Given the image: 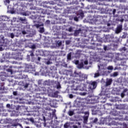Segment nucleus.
<instances>
[{
  "instance_id": "1",
  "label": "nucleus",
  "mask_w": 128,
  "mask_h": 128,
  "mask_svg": "<svg viewBox=\"0 0 128 128\" xmlns=\"http://www.w3.org/2000/svg\"><path fill=\"white\" fill-rule=\"evenodd\" d=\"M74 80H70L68 82L70 84H72L71 86L72 90H78L80 86L78 80H79V82L84 80H86V74L81 72L76 73V72H74Z\"/></svg>"
},
{
  "instance_id": "2",
  "label": "nucleus",
  "mask_w": 128,
  "mask_h": 128,
  "mask_svg": "<svg viewBox=\"0 0 128 128\" xmlns=\"http://www.w3.org/2000/svg\"><path fill=\"white\" fill-rule=\"evenodd\" d=\"M44 94V93H37L36 96L38 98H40V100H38L39 102L38 104H42V106H46V104H50L52 106H56V100H48V98H46L44 97L42 98V96Z\"/></svg>"
},
{
  "instance_id": "3",
  "label": "nucleus",
  "mask_w": 128,
  "mask_h": 128,
  "mask_svg": "<svg viewBox=\"0 0 128 128\" xmlns=\"http://www.w3.org/2000/svg\"><path fill=\"white\" fill-rule=\"evenodd\" d=\"M118 44H110L108 46L103 45L102 44H96L97 46H100V48H98L97 50H100V52H104V50H116L118 48Z\"/></svg>"
},
{
  "instance_id": "4",
  "label": "nucleus",
  "mask_w": 128,
  "mask_h": 128,
  "mask_svg": "<svg viewBox=\"0 0 128 128\" xmlns=\"http://www.w3.org/2000/svg\"><path fill=\"white\" fill-rule=\"evenodd\" d=\"M116 60H120L122 66H124L126 63V59L124 58V55H122V54L118 53L116 54Z\"/></svg>"
},
{
  "instance_id": "5",
  "label": "nucleus",
  "mask_w": 128,
  "mask_h": 128,
  "mask_svg": "<svg viewBox=\"0 0 128 128\" xmlns=\"http://www.w3.org/2000/svg\"><path fill=\"white\" fill-rule=\"evenodd\" d=\"M96 86H98L96 82L94 81L89 84L88 88L90 90H94L96 88Z\"/></svg>"
},
{
  "instance_id": "6",
  "label": "nucleus",
  "mask_w": 128,
  "mask_h": 128,
  "mask_svg": "<svg viewBox=\"0 0 128 128\" xmlns=\"http://www.w3.org/2000/svg\"><path fill=\"white\" fill-rule=\"evenodd\" d=\"M32 14H46V10L44 9L40 8L38 10H36V12H32Z\"/></svg>"
},
{
  "instance_id": "7",
  "label": "nucleus",
  "mask_w": 128,
  "mask_h": 128,
  "mask_svg": "<svg viewBox=\"0 0 128 128\" xmlns=\"http://www.w3.org/2000/svg\"><path fill=\"white\" fill-rule=\"evenodd\" d=\"M6 78V72H0V82H2Z\"/></svg>"
},
{
  "instance_id": "8",
  "label": "nucleus",
  "mask_w": 128,
  "mask_h": 128,
  "mask_svg": "<svg viewBox=\"0 0 128 128\" xmlns=\"http://www.w3.org/2000/svg\"><path fill=\"white\" fill-rule=\"evenodd\" d=\"M122 30V25L120 24L116 28V34H120Z\"/></svg>"
},
{
  "instance_id": "9",
  "label": "nucleus",
  "mask_w": 128,
  "mask_h": 128,
  "mask_svg": "<svg viewBox=\"0 0 128 128\" xmlns=\"http://www.w3.org/2000/svg\"><path fill=\"white\" fill-rule=\"evenodd\" d=\"M112 78H110L107 80L106 83V86H110L112 84Z\"/></svg>"
},
{
  "instance_id": "10",
  "label": "nucleus",
  "mask_w": 128,
  "mask_h": 128,
  "mask_svg": "<svg viewBox=\"0 0 128 128\" xmlns=\"http://www.w3.org/2000/svg\"><path fill=\"white\" fill-rule=\"evenodd\" d=\"M4 83L2 81H0V90H4Z\"/></svg>"
},
{
  "instance_id": "11",
  "label": "nucleus",
  "mask_w": 128,
  "mask_h": 128,
  "mask_svg": "<svg viewBox=\"0 0 128 128\" xmlns=\"http://www.w3.org/2000/svg\"><path fill=\"white\" fill-rule=\"evenodd\" d=\"M88 120V116H84V123L87 124Z\"/></svg>"
},
{
  "instance_id": "12",
  "label": "nucleus",
  "mask_w": 128,
  "mask_h": 128,
  "mask_svg": "<svg viewBox=\"0 0 128 128\" xmlns=\"http://www.w3.org/2000/svg\"><path fill=\"white\" fill-rule=\"evenodd\" d=\"M28 78V76L24 74H21L19 76V78H20V80H24V78Z\"/></svg>"
},
{
  "instance_id": "13",
  "label": "nucleus",
  "mask_w": 128,
  "mask_h": 128,
  "mask_svg": "<svg viewBox=\"0 0 128 128\" xmlns=\"http://www.w3.org/2000/svg\"><path fill=\"white\" fill-rule=\"evenodd\" d=\"M67 60H72V52H69L67 54Z\"/></svg>"
},
{
  "instance_id": "14",
  "label": "nucleus",
  "mask_w": 128,
  "mask_h": 128,
  "mask_svg": "<svg viewBox=\"0 0 128 128\" xmlns=\"http://www.w3.org/2000/svg\"><path fill=\"white\" fill-rule=\"evenodd\" d=\"M78 68H84V63L82 62H80L78 64Z\"/></svg>"
},
{
  "instance_id": "15",
  "label": "nucleus",
  "mask_w": 128,
  "mask_h": 128,
  "mask_svg": "<svg viewBox=\"0 0 128 128\" xmlns=\"http://www.w3.org/2000/svg\"><path fill=\"white\" fill-rule=\"evenodd\" d=\"M120 50L122 52H126V47H123L122 48H120Z\"/></svg>"
},
{
  "instance_id": "16",
  "label": "nucleus",
  "mask_w": 128,
  "mask_h": 128,
  "mask_svg": "<svg viewBox=\"0 0 128 128\" xmlns=\"http://www.w3.org/2000/svg\"><path fill=\"white\" fill-rule=\"evenodd\" d=\"M19 20H20V22H26V17H24V18L20 17L19 18Z\"/></svg>"
},
{
  "instance_id": "17",
  "label": "nucleus",
  "mask_w": 128,
  "mask_h": 128,
  "mask_svg": "<svg viewBox=\"0 0 128 128\" xmlns=\"http://www.w3.org/2000/svg\"><path fill=\"white\" fill-rule=\"evenodd\" d=\"M74 111L70 110V111L68 112V114L70 116H74Z\"/></svg>"
},
{
  "instance_id": "18",
  "label": "nucleus",
  "mask_w": 128,
  "mask_h": 128,
  "mask_svg": "<svg viewBox=\"0 0 128 128\" xmlns=\"http://www.w3.org/2000/svg\"><path fill=\"white\" fill-rule=\"evenodd\" d=\"M30 48H32V50H34V48H36V44H33L30 47Z\"/></svg>"
},
{
  "instance_id": "19",
  "label": "nucleus",
  "mask_w": 128,
  "mask_h": 128,
  "mask_svg": "<svg viewBox=\"0 0 128 128\" xmlns=\"http://www.w3.org/2000/svg\"><path fill=\"white\" fill-rule=\"evenodd\" d=\"M82 31V30L79 29L78 30H76L75 31V34H80V32Z\"/></svg>"
},
{
  "instance_id": "20",
  "label": "nucleus",
  "mask_w": 128,
  "mask_h": 128,
  "mask_svg": "<svg viewBox=\"0 0 128 128\" xmlns=\"http://www.w3.org/2000/svg\"><path fill=\"white\" fill-rule=\"evenodd\" d=\"M107 70H114V67L112 66H108L107 68Z\"/></svg>"
},
{
  "instance_id": "21",
  "label": "nucleus",
  "mask_w": 128,
  "mask_h": 128,
  "mask_svg": "<svg viewBox=\"0 0 128 128\" xmlns=\"http://www.w3.org/2000/svg\"><path fill=\"white\" fill-rule=\"evenodd\" d=\"M98 118H95L94 120L92 121V124H96V122H98Z\"/></svg>"
},
{
  "instance_id": "22",
  "label": "nucleus",
  "mask_w": 128,
  "mask_h": 128,
  "mask_svg": "<svg viewBox=\"0 0 128 128\" xmlns=\"http://www.w3.org/2000/svg\"><path fill=\"white\" fill-rule=\"evenodd\" d=\"M43 54H44V56H48V52L47 50H45L43 52Z\"/></svg>"
},
{
  "instance_id": "23",
  "label": "nucleus",
  "mask_w": 128,
  "mask_h": 128,
  "mask_svg": "<svg viewBox=\"0 0 128 128\" xmlns=\"http://www.w3.org/2000/svg\"><path fill=\"white\" fill-rule=\"evenodd\" d=\"M6 71L8 72H10L11 74H12V70L10 68H8L6 70Z\"/></svg>"
},
{
  "instance_id": "24",
  "label": "nucleus",
  "mask_w": 128,
  "mask_h": 128,
  "mask_svg": "<svg viewBox=\"0 0 128 128\" xmlns=\"http://www.w3.org/2000/svg\"><path fill=\"white\" fill-rule=\"evenodd\" d=\"M5 4H10V0H5V1L4 2Z\"/></svg>"
},
{
  "instance_id": "25",
  "label": "nucleus",
  "mask_w": 128,
  "mask_h": 128,
  "mask_svg": "<svg viewBox=\"0 0 128 128\" xmlns=\"http://www.w3.org/2000/svg\"><path fill=\"white\" fill-rule=\"evenodd\" d=\"M40 32H44V27L40 28Z\"/></svg>"
},
{
  "instance_id": "26",
  "label": "nucleus",
  "mask_w": 128,
  "mask_h": 128,
  "mask_svg": "<svg viewBox=\"0 0 128 128\" xmlns=\"http://www.w3.org/2000/svg\"><path fill=\"white\" fill-rule=\"evenodd\" d=\"M118 72H114L113 73L112 76H118Z\"/></svg>"
},
{
  "instance_id": "27",
  "label": "nucleus",
  "mask_w": 128,
  "mask_h": 128,
  "mask_svg": "<svg viewBox=\"0 0 128 128\" xmlns=\"http://www.w3.org/2000/svg\"><path fill=\"white\" fill-rule=\"evenodd\" d=\"M30 56H34V52L32 51H30Z\"/></svg>"
},
{
  "instance_id": "28",
  "label": "nucleus",
  "mask_w": 128,
  "mask_h": 128,
  "mask_svg": "<svg viewBox=\"0 0 128 128\" xmlns=\"http://www.w3.org/2000/svg\"><path fill=\"white\" fill-rule=\"evenodd\" d=\"M98 76H100V73H95L94 78H98Z\"/></svg>"
},
{
  "instance_id": "29",
  "label": "nucleus",
  "mask_w": 128,
  "mask_h": 128,
  "mask_svg": "<svg viewBox=\"0 0 128 128\" xmlns=\"http://www.w3.org/2000/svg\"><path fill=\"white\" fill-rule=\"evenodd\" d=\"M10 38H14V34H13V33H12L10 34Z\"/></svg>"
},
{
  "instance_id": "30",
  "label": "nucleus",
  "mask_w": 128,
  "mask_h": 128,
  "mask_svg": "<svg viewBox=\"0 0 128 128\" xmlns=\"http://www.w3.org/2000/svg\"><path fill=\"white\" fill-rule=\"evenodd\" d=\"M56 46H62V42H58V44H56Z\"/></svg>"
},
{
  "instance_id": "31",
  "label": "nucleus",
  "mask_w": 128,
  "mask_h": 128,
  "mask_svg": "<svg viewBox=\"0 0 128 128\" xmlns=\"http://www.w3.org/2000/svg\"><path fill=\"white\" fill-rule=\"evenodd\" d=\"M126 96V94H124V92H122V94H121V96L122 98H124V96Z\"/></svg>"
},
{
  "instance_id": "32",
  "label": "nucleus",
  "mask_w": 128,
  "mask_h": 128,
  "mask_svg": "<svg viewBox=\"0 0 128 128\" xmlns=\"http://www.w3.org/2000/svg\"><path fill=\"white\" fill-rule=\"evenodd\" d=\"M68 32H72V28L70 27V28H68Z\"/></svg>"
},
{
  "instance_id": "33",
  "label": "nucleus",
  "mask_w": 128,
  "mask_h": 128,
  "mask_svg": "<svg viewBox=\"0 0 128 128\" xmlns=\"http://www.w3.org/2000/svg\"><path fill=\"white\" fill-rule=\"evenodd\" d=\"M116 9L113 10L112 14H113L114 16V14H116Z\"/></svg>"
},
{
  "instance_id": "34",
  "label": "nucleus",
  "mask_w": 128,
  "mask_h": 128,
  "mask_svg": "<svg viewBox=\"0 0 128 128\" xmlns=\"http://www.w3.org/2000/svg\"><path fill=\"white\" fill-rule=\"evenodd\" d=\"M64 128H68V123H66L64 124Z\"/></svg>"
},
{
  "instance_id": "35",
  "label": "nucleus",
  "mask_w": 128,
  "mask_h": 128,
  "mask_svg": "<svg viewBox=\"0 0 128 128\" xmlns=\"http://www.w3.org/2000/svg\"><path fill=\"white\" fill-rule=\"evenodd\" d=\"M128 92V88H125L124 90L122 92H124H124Z\"/></svg>"
},
{
  "instance_id": "36",
  "label": "nucleus",
  "mask_w": 128,
  "mask_h": 128,
  "mask_svg": "<svg viewBox=\"0 0 128 128\" xmlns=\"http://www.w3.org/2000/svg\"><path fill=\"white\" fill-rule=\"evenodd\" d=\"M58 93L56 92H55L54 93V96H55V98H58Z\"/></svg>"
},
{
  "instance_id": "37",
  "label": "nucleus",
  "mask_w": 128,
  "mask_h": 128,
  "mask_svg": "<svg viewBox=\"0 0 128 128\" xmlns=\"http://www.w3.org/2000/svg\"><path fill=\"white\" fill-rule=\"evenodd\" d=\"M111 124L114 126H116V122L114 121H112Z\"/></svg>"
},
{
  "instance_id": "38",
  "label": "nucleus",
  "mask_w": 128,
  "mask_h": 128,
  "mask_svg": "<svg viewBox=\"0 0 128 128\" xmlns=\"http://www.w3.org/2000/svg\"><path fill=\"white\" fill-rule=\"evenodd\" d=\"M88 64V60H86L84 61V64L86 65Z\"/></svg>"
},
{
  "instance_id": "39",
  "label": "nucleus",
  "mask_w": 128,
  "mask_h": 128,
  "mask_svg": "<svg viewBox=\"0 0 128 128\" xmlns=\"http://www.w3.org/2000/svg\"><path fill=\"white\" fill-rule=\"evenodd\" d=\"M120 116H121V118H120V120H124V116L120 114Z\"/></svg>"
},
{
  "instance_id": "40",
  "label": "nucleus",
  "mask_w": 128,
  "mask_h": 128,
  "mask_svg": "<svg viewBox=\"0 0 128 128\" xmlns=\"http://www.w3.org/2000/svg\"><path fill=\"white\" fill-rule=\"evenodd\" d=\"M14 96H17L18 92H13Z\"/></svg>"
},
{
  "instance_id": "41",
  "label": "nucleus",
  "mask_w": 128,
  "mask_h": 128,
  "mask_svg": "<svg viewBox=\"0 0 128 128\" xmlns=\"http://www.w3.org/2000/svg\"><path fill=\"white\" fill-rule=\"evenodd\" d=\"M69 97L70 98H74V95H72V94H70Z\"/></svg>"
},
{
  "instance_id": "42",
  "label": "nucleus",
  "mask_w": 128,
  "mask_h": 128,
  "mask_svg": "<svg viewBox=\"0 0 128 128\" xmlns=\"http://www.w3.org/2000/svg\"><path fill=\"white\" fill-rule=\"evenodd\" d=\"M84 114H87L88 116V115L90 114V112H84Z\"/></svg>"
},
{
  "instance_id": "43",
  "label": "nucleus",
  "mask_w": 128,
  "mask_h": 128,
  "mask_svg": "<svg viewBox=\"0 0 128 128\" xmlns=\"http://www.w3.org/2000/svg\"><path fill=\"white\" fill-rule=\"evenodd\" d=\"M46 22L48 24H50V20H46Z\"/></svg>"
},
{
  "instance_id": "44",
  "label": "nucleus",
  "mask_w": 128,
  "mask_h": 128,
  "mask_svg": "<svg viewBox=\"0 0 128 128\" xmlns=\"http://www.w3.org/2000/svg\"><path fill=\"white\" fill-rule=\"evenodd\" d=\"M22 34H26V32L23 30L22 31Z\"/></svg>"
},
{
  "instance_id": "45",
  "label": "nucleus",
  "mask_w": 128,
  "mask_h": 128,
  "mask_svg": "<svg viewBox=\"0 0 128 128\" xmlns=\"http://www.w3.org/2000/svg\"><path fill=\"white\" fill-rule=\"evenodd\" d=\"M123 128H128V126L126 125V124H124Z\"/></svg>"
},
{
  "instance_id": "46",
  "label": "nucleus",
  "mask_w": 128,
  "mask_h": 128,
  "mask_svg": "<svg viewBox=\"0 0 128 128\" xmlns=\"http://www.w3.org/2000/svg\"><path fill=\"white\" fill-rule=\"evenodd\" d=\"M72 128H78V127L76 125H73Z\"/></svg>"
},
{
  "instance_id": "47",
  "label": "nucleus",
  "mask_w": 128,
  "mask_h": 128,
  "mask_svg": "<svg viewBox=\"0 0 128 128\" xmlns=\"http://www.w3.org/2000/svg\"><path fill=\"white\" fill-rule=\"evenodd\" d=\"M61 86H60V84H58L56 86V88H60Z\"/></svg>"
},
{
  "instance_id": "48",
  "label": "nucleus",
  "mask_w": 128,
  "mask_h": 128,
  "mask_svg": "<svg viewBox=\"0 0 128 128\" xmlns=\"http://www.w3.org/2000/svg\"><path fill=\"white\" fill-rule=\"evenodd\" d=\"M52 64L50 62V60L47 61L46 64Z\"/></svg>"
},
{
  "instance_id": "49",
  "label": "nucleus",
  "mask_w": 128,
  "mask_h": 128,
  "mask_svg": "<svg viewBox=\"0 0 128 128\" xmlns=\"http://www.w3.org/2000/svg\"><path fill=\"white\" fill-rule=\"evenodd\" d=\"M70 42L69 40L66 41V44L68 45L70 44Z\"/></svg>"
},
{
  "instance_id": "50",
  "label": "nucleus",
  "mask_w": 128,
  "mask_h": 128,
  "mask_svg": "<svg viewBox=\"0 0 128 128\" xmlns=\"http://www.w3.org/2000/svg\"><path fill=\"white\" fill-rule=\"evenodd\" d=\"M28 84H26L24 86V88H28Z\"/></svg>"
},
{
  "instance_id": "51",
  "label": "nucleus",
  "mask_w": 128,
  "mask_h": 128,
  "mask_svg": "<svg viewBox=\"0 0 128 128\" xmlns=\"http://www.w3.org/2000/svg\"><path fill=\"white\" fill-rule=\"evenodd\" d=\"M78 62H79L78 60H77L76 61L75 64H78Z\"/></svg>"
},
{
  "instance_id": "52",
  "label": "nucleus",
  "mask_w": 128,
  "mask_h": 128,
  "mask_svg": "<svg viewBox=\"0 0 128 128\" xmlns=\"http://www.w3.org/2000/svg\"><path fill=\"white\" fill-rule=\"evenodd\" d=\"M74 20H76V22H78V18H74Z\"/></svg>"
},
{
  "instance_id": "53",
  "label": "nucleus",
  "mask_w": 128,
  "mask_h": 128,
  "mask_svg": "<svg viewBox=\"0 0 128 128\" xmlns=\"http://www.w3.org/2000/svg\"><path fill=\"white\" fill-rule=\"evenodd\" d=\"M6 107H7V108H10V104H6Z\"/></svg>"
},
{
  "instance_id": "54",
  "label": "nucleus",
  "mask_w": 128,
  "mask_h": 128,
  "mask_svg": "<svg viewBox=\"0 0 128 128\" xmlns=\"http://www.w3.org/2000/svg\"><path fill=\"white\" fill-rule=\"evenodd\" d=\"M36 28H40V25L39 24H36Z\"/></svg>"
},
{
  "instance_id": "55",
  "label": "nucleus",
  "mask_w": 128,
  "mask_h": 128,
  "mask_svg": "<svg viewBox=\"0 0 128 128\" xmlns=\"http://www.w3.org/2000/svg\"><path fill=\"white\" fill-rule=\"evenodd\" d=\"M22 15H23V16H26V13L24 12V13L22 14Z\"/></svg>"
},
{
  "instance_id": "56",
  "label": "nucleus",
  "mask_w": 128,
  "mask_h": 128,
  "mask_svg": "<svg viewBox=\"0 0 128 128\" xmlns=\"http://www.w3.org/2000/svg\"><path fill=\"white\" fill-rule=\"evenodd\" d=\"M40 18H44V16H42V15H38Z\"/></svg>"
},
{
  "instance_id": "57",
  "label": "nucleus",
  "mask_w": 128,
  "mask_h": 128,
  "mask_svg": "<svg viewBox=\"0 0 128 128\" xmlns=\"http://www.w3.org/2000/svg\"><path fill=\"white\" fill-rule=\"evenodd\" d=\"M38 60H40V58L38 57Z\"/></svg>"
},
{
  "instance_id": "58",
  "label": "nucleus",
  "mask_w": 128,
  "mask_h": 128,
  "mask_svg": "<svg viewBox=\"0 0 128 128\" xmlns=\"http://www.w3.org/2000/svg\"><path fill=\"white\" fill-rule=\"evenodd\" d=\"M112 128H118V127H112Z\"/></svg>"
},
{
  "instance_id": "59",
  "label": "nucleus",
  "mask_w": 128,
  "mask_h": 128,
  "mask_svg": "<svg viewBox=\"0 0 128 128\" xmlns=\"http://www.w3.org/2000/svg\"><path fill=\"white\" fill-rule=\"evenodd\" d=\"M46 126V123L44 124V126Z\"/></svg>"
},
{
  "instance_id": "60",
  "label": "nucleus",
  "mask_w": 128,
  "mask_h": 128,
  "mask_svg": "<svg viewBox=\"0 0 128 128\" xmlns=\"http://www.w3.org/2000/svg\"><path fill=\"white\" fill-rule=\"evenodd\" d=\"M44 120H46V117L44 116Z\"/></svg>"
},
{
  "instance_id": "61",
  "label": "nucleus",
  "mask_w": 128,
  "mask_h": 128,
  "mask_svg": "<svg viewBox=\"0 0 128 128\" xmlns=\"http://www.w3.org/2000/svg\"><path fill=\"white\" fill-rule=\"evenodd\" d=\"M27 58H30V55H27Z\"/></svg>"
},
{
  "instance_id": "62",
  "label": "nucleus",
  "mask_w": 128,
  "mask_h": 128,
  "mask_svg": "<svg viewBox=\"0 0 128 128\" xmlns=\"http://www.w3.org/2000/svg\"><path fill=\"white\" fill-rule=\"evenodd\" d=\"M52 16L54 17V16H56V15H54V14L52 15Z\"/></svg>"
},
{
  "instance_id": "63",
  "label": "nucleus",
  "mask_w": 128,
  "mask_h": 128,
  "mask_svg": "<svg viewBox=\"0 0 128 128\" xmlns=\"http://www.w3.org/2000/svg\"><path fill=\"white\" fill-rule=\"evenodd\" d=\"M30 5H31V6H34V4H33L32 3V4H30Z\"/></svg>"
},
{
  "instance_id": "64",
  "label": "nucleus",
  "mask_w": 128,
  "mask_h": 128,
  "mask_svg": "<svg viewBox=\"0 0 128 128\" xmlns=\"http://www.w3.org/2000/svg\"><path fill=\"white\" fill-rule=\"evenodd\" d=\"M0 46H4V44H0Z\"/></svg>"
}]
</instances>
